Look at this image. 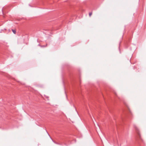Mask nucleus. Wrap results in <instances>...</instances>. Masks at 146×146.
Masks as SVG:
<instances>
[{"label":"nucleus","instance_id":"nucleus-4","mask_svg":"<svg viewBox=\"0 0 146 146\" xmlns=\"http://www.w3.org/2000/svg\"><path fill=\"white\" fill-rule=\"evenodd\" d=\"M92 15V12L89 13V15L90 17Z\"/></svg>","mask_w":146,"mask_h":146},{"label":"nucleus","instance_id":"nucleus-5","mask_svg":"<svg viewBox=\"0 0 146 146\" xmlns=\"http://www.w3.org/2000/svg\"><path fill=\"white\" fill-rule=\"evenodd\" d=\"M135 66H134V67H133V68L134 70L135 69Z\"/></svg>","mask_w":146,"mask_h":146},{"label":"nucleus","instance_id":"nucleus-2","mask_svg":"<svg viewBox=\"0 0 146 146\" xmlns=\"http://www.w3.org/2000/svg\"><path fill=\"white\" fill-rule=\"evenodd\" d=\"M136 133V140L138 146H144V143L141 139L139 130L136 125L134 124L133 125Z\"/></svg>","mask_w":146,"mask_h":146},{"label":"nucleus","instance_id":"nucleus-1","mask_svg":"<svg viewBox=\"0 0 146 146\" xmlns=\"http://www.w3.org/2000/svg\"><path fill=\"white\" fill-rule=\"evenodd\" d=\"M123 103L126 108L124 110V115L122 117L121 119L123 121H127L128 122L130 117L132 115V113L126 102L124 101Z\"/></svg>","mask_w":146,"mask_h":146},{"label":"nucleus","instance_id":"nucleus-3","mask_svg":"<svg viewBox=\"0 0 146 146\" xmlns=\"http://www.w3.org/2000/svg\"><path fill=\"white\" fill-rule=\"evenodd\" d=\"M12 31L14 34H15L16 33V31L15 30L12 29Z\"/></svg>","mask_w":146,"mask_h":146},{"label":"nucleus","instance_id":"nucleus-6","mask_svg":"<svg viewBox=\"0 0 146 146\" xmlns=\"http://www.w3.org/2000/svg\"><path fill=\"white\" fill-rule=\"evenodd\" d=\"M119 52H120V53H121V52H120V48H119Z\"/></svg>","mask_w":146,"mask_h":146},{"label":"nucleus","instance_id":"nucleus-7","mask_svg":"<svg viewBox=\"0 0 146 146\" xmlns=\"http://www.w3.org/2000/svg\"><path fill=\"white\" fill-rule=\"evenodd\" d=\"M119 45H120V43H119Z\"/></svg>","mask_w":146,"mask_h":146}]
</instances>
